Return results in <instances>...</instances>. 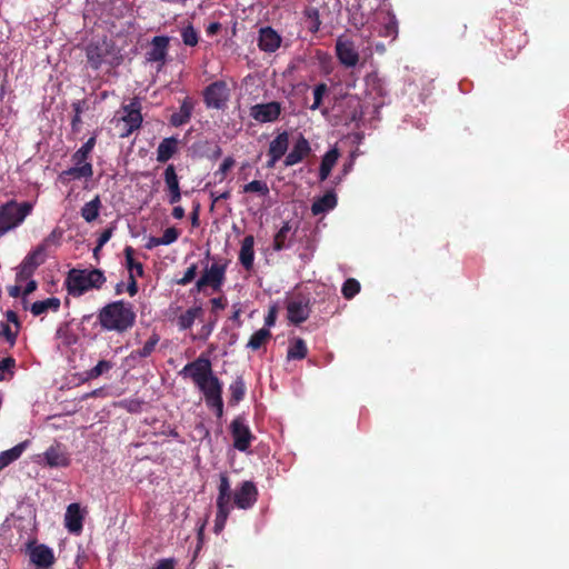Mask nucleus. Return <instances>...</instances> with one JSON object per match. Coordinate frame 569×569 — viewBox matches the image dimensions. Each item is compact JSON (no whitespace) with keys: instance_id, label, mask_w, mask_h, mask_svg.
Listing matches in <instances>:
<instances>
[{"instance_id":"f257e3e1","label":"nucleus","mask_w":569,"mask_h":569,"mask_svg":"<svg viewBox=\"0 0 569 569\" xmlns=\"http://www.w3.org/2000/svg\"><path fill=\"white\" fill-rule=\"evenodd\" d=\"M183 378H190L203 393L208 407L216 410L218 417L223 413L222 383L213 375L208 358L199 357L187 363L179 372Z\"/></svg>"},{"instance_id":"f03ea898","label":"nucleus","mask_w":569,"mask_h":569,"mask_svg":"<svg viewBox=\"0 0 569 569\" xmlns=\"http://www.w3.org/2000/svg\"><path fill=\"white\" fill-rule=\"evenodd\" d=\"M134 319L132 306L123 301L109 303L99 313L100 323L104 329L119 332L130 328Z\"/></svg>"},{"instance_id":"7ed1b4c3","label":"nucleus","mask_w":569,"mask_h":569,"mask_svg":"<svg viewBox=\"0 0 569 569\" xmlns=\"http://www.w3.org/2000/svg\"><path fill=\"white\" fill-rule=\"evenodd\" d=\"M106 281L102 271L98 269H72L67 277V287L72 296H81L90 289H99Z\"/></svg>"},{"instance_id":"20e7f679","label":"nucleus","mask_w":569,"mask_h":569,"mask_svg":"<svg viewBox=\"0 0 569 569\" xmlns=\"http://www.w3.org/2000/svg\"><path fill=\"white\" fill-rule=\"evenodd\" d=\"M33 203L9 201L0 207V236L20 226L31 213Z\"/></svg>"},{"instance_id":"39448f33","label":"nucleus","mask_w":569,"mask_h":569,"mask_svg":"<svg viewBox=\"0 0 569 569\" xmlns=\"http://www.w3.org/2000/svg\"><path fill=\"white\" fill-rule=\"evenodd\" d=\"M201 276L194 283L196 292H206L207 289H211L213 292L221 290L226 280L227 266L221 262H202Z\"/></svg>"},{"instance_id":"423d86ee","label":"nucleus","mask_w":569,"mask_h":569,"mask_svg":"<svg viewBox=\"0 0 569 569\" xmlns=\"http://www.w3.org/2000/svg\"><path fill=\"white\" fill-rule=\"evenodd\" d=\"M96 138L91 137L88 141L78 149L72 156L73 167L64 170L61 178L70 177L71 179L91 178L93 174L92 164L88 162V157L93 150Z\"/></svg>"},{"instance_id":"0eeeda50","label":"nucleus","mask_w":569,"mask_h":569,"mask_svg":"<svg viewBox=\"0 0 569 569\" xmlns=\"http://www.w3.org/2000/svg\"><path fill=\"white\" fill-rule=\"evenodd\" d=\"M88 62L93 69L100 68L103 63L114 64L116 57L111 53L108 42L101 41L91 43L87 48Z\"/></svg>"},{"instance_id":"6e6552de","label":"nucleus","mask_w":569,"mask_h":569,"mask_svg":"<svg viewBox=\"0 0 569 569\" xmlns=\"http://www.w3.org/2000/svg\"><path fill=\"white\" fill-rule=\"evenodd\" d=\"M230 430L233 439V447L239 451L246 452L254 437L244 419L240 417L233 419L230 425Z\"/></svg>"},{"instance_id":"1a4fd4ad","label":"nucleus","mask_w":569,"mask_h":569,"mask_svg":"<svg viewBox=\"0 0 569 569\" xmlns=\"http://www.w3.org/2000/svg\"><path fill=\"white\" fill-rule=\"evenodd\" d=\"M336 53L341 64L347 68H353L359 61V52L355 43L347 38H338L336 42Z\"/></svg>"},{"instance_id":"9d476101","label":"nucleus","mask_w":569,"mask_h":569,"mask_svg":"<svg viewBox=\"0 0 569 569\" xmlns=\"http://www.w3.org/2000/svg\"><path fill=\"white\" fill-rule=\"evenodd\" d=\"M44 465L50 468H67L71 463L69 452L60 443L50 446L41 456Z\"/></svg>"},{"instance_id":"9b49d317","label":"nucleus","mask_w":569,"mask_h":569,"mask_svg":"<svg viewBox=\"0 0 569 569\" xmlns=\"http://www.w3.org/2000/svg\"><path fill=\"white\" fill-rule=\"evenodd\" d=\"M281 113V104L276 101L258 103L250 108V116L260 123L273 122Z\"/></svg>"},{"instance_id":"f8f14e48","label":"nucleus","mask_w":569,"mask_h":569,"mask_svg":"<svg viewBox=\"0 0 569 569\" xmlns=\"http://www.w3.org/2000/svg\"><path fill=\"white\" fill-rule=\"evenodd\" d=\"M229 98V91L224 82L217 81L210 84L204 91V101L208 107L220 109Z\"/></svg>"},{"instance_id":"ddd939ff","label":"nucleus","mask_w":569,"mask_h":569,"mask_svg":"<svg viewBox=\"0 0 569 569\" xmlns=\"http://www.w3.org/2000/svg\"><path fill=\"white\" fill-rule=\"evenodd\" d=\"M123 112L124 114L120 119V122L123 124L121 137H128L133 130L140 127L142 117L139 111V106L136 102L124 107Z\"/></svg>"},{"instance_id":"4468645a","label":"nucleus","mask_w":569,"mask_h":569,"mask_svg":"<svg viewBox=\"0 0 569 569\" xmlns=\"http://www.w3.org/2000/svg\"><path fill=\"white\" fill-rule=\"evenodd\" d=\"M42 253L43 248L38 247L24 258L17 273V281L27 280L33 273L36 268L43 261Z\"/></svg>"},{"instance_id":"2eb2a0df","label":"nucleus","mask_w":569,"mask_h":569,"mask_svg":"<svg viewBox=\"0 0 569 569\" xmlns=\"http://www.w3.org/2000/svg\"><path fill=\"white\" fill-rule=\"evenodd\" d=\"M257 488L251 481H244L234 493V505L240 509H248L257 500Z\"/></svg>"},{"instance_id":"dca6fc26","label":"nucleus","mask_w":569,"mask_h":569,"mask_svg":"<svg viewBox=\"0 0 569 569\" xmlns=\"http://www.w3.org/2000/svg\"><path fill=\"white\" fill-rule=\"evenodd\" d=\"M30 560L37 569H47L54 562L52 549L44 545L30 548Z\"/></svg>"},{"instance_id":"f3484780","label":"nucleus","mask_w":569,"mask_h":569,"mask_svg":"<svg viewBox=\"0 0 569 569\" xmlns=\"http://www.w3.org/2000/svg\"><path fill=\"white\" fill-rule=\"evenodd\" d=\"M280 34L270 27L261 28L259 31L258 46L264 52H274L281 44Z\"/></svg>"},{"instance_id":"a211bd4d","label":"nucleus","mask_w":569,"mask_h":569,"mask_svg":"<svg viewBox=\"0 0 569 569\" xmlns=\"http://www.w3.org/2000/svg\"><path fill=\"white\" fill-rule=\"evenodd\" d=\"M289 146V136L287 132L278 134L269 146L268 168H273L277 161L286 153Z\"/></svg>"},{"instance_id":"6ab92c4d","label":"nucleus","mask_w":569,"mask_h":569,"mask_svg":"<svg viewBox=\"0 0 569 569\" xmlns=\"http://www.w3.org/2000/svg\"><path fill=\"white\" fill-rule=\"evenodd\" d=\"M169 46V38L159 36L151 41L150 49L147 52V60L151 62H164Z\"/></svg>"},{"instance_id":"aec40b11","label":"nucleus","mask_w":569,"mask_h":569,"mask_svg":"<svg viewBox=\"0 0 569 569\" xmlns=\"http://www.w3.org/2000/svg\"><path fill=\"white\" fill-rule=\"evenodd\" d=\"M311 151L310 144L302 136L295 142L291 151L284 160L287 167L295 166L302 161Z\"/></svg>"},{"instance_id":"412c9836","label":"nucleus","mask_w":569,"mask_h":569,"mask_svg":"<svg viewBox=\"0 0 569 569\" xmlns=\"http://www.w3.org/2000/svg\"><path fill=\"white\" fill-rule=\"evenodd\" d=\"M288 318L291 322H303L310 312L309 305L302 299H292L288 302Z\"/></svg>"},{"instance_id":"4be33fe9","label":"nucleus","mask_w":569,"mask_h":569,"mask_svg":"<svg viewBox=\"0 0 569 569\" xmlns=\"http://www.w3.org/2000/svg\"><path fill=\"white\" fill-rule=\"evenodd\" d=\"M82 520L80 506L78 503L69 505L64 515L66 528L72 533H79L82 529Z\"/></svg>"},{"instance_id":"5701e85b","label":"nucleus","mask_w":569,"mask_h":569,"mask_svg":"<svg viewBox=\"0 0 569 569\" xmlns=\"http://www.w3.org/2000/svg\"><path fill=\"white\" fill-rule=\"evenodd\" d=\"M164 182L169 190V202L174 204L180 201L181 192L178 176L173 166H168L164 170Z\"/></svg>"},{"instance_id":"b1692460","label":"nucleus","mask_w":569,"mask_h":569,"mask_svg":"<svg viewBox=\"0 0 569 569\" xmlns=\"http://www.w3.org/2000/svg\"><path fill=\"white\" fill-rule=\"evenodd\" d=\"M337 206V196L333 191H328L322 197L317 198L312 206H311V212L315 216H319L322 213H326L332 209H335Z\"/></svg>"},{"instance_id":"393cba45","label":"nucleus","mask_w":569,"mask_h":569,"mask_svg":"<svg viewBox=\"0 0 569 569\" xmlns=\"http://www.w3.org/2000/svg\"><path fill=\"white\" fill-rule=\"evenodd\" d=\"M254 238L249 234L246 236L242 240L240 252H239V261L247 269L250 270L253 266L254 260Z\"/></svg>"},{"instance_id":"a878e982","label":"nucleus","mask_w":569,"mask_h":569,"mask_svg":"<svg viewBox=\"0 0 569 569\" xmlns=\"http://www.w3.org/2000/svg\"><path fill=\"white\" fill-rule=\"evenodd\" d=\"M28 446L29 441L26 440L18 443L17 446L9 450L0 452V471L7 466H9L11 462L18 460Z\"/></svg>"},{"instance_id":"bb28decb","label":"nucleus","mask_w":569,"mask_h":569,"mask_svg":"<svg viewBox=\"0 0 569 569\" xmlns=\"http://www.w3.org/2000/svg\"><path fill=\"white\" fill-rule=\"evenodd\" d=\"M178 149V140L176 138L163 139L157 149V160L159 162L168 161Z\"/></svg>"},{"instance_id":"cd10ccee","label":"nucleus","mask_w":569,"mask_h":569,"mask_svg":"<svg viewBox=\"0 0 569 569\" xmlns=\"http://www.w3.org/2000/svg\"><path fill=\"white\" fill-rule=\"evenodd\" d=\"M338 158H339V152L336 148L329 150L323 156L321 166H320V171H319V178L321 181H325L329 177L332 168L337 163Z\"/></svg>"},{"instance_id":"c85d7f7f","label":"nucleus","mask_w":569,"mask_h":569,"mask_svg":"<svg viewBox=\"0 0 569 569\" xmlns=\"http://www.w3.org/2000/svg\"><path fill=\"white\" fill-rule=\"evenodd\" d=\"M60 307V300L58 298H48L41 301H36L31 306V312L33 316H41L49 310L57 311Z\"/></svg>"},{"instance_id":"c756f323","label":"nucleus","mask_w":569,"mask_h":569,"mask_svg":"<svg viewBox=\"0 0 569 569\" xmlns=\"http://www.w3.org/2000/svg\"><path fill=\"white\" fill-rule=\"evenodd\" d=\"M271 338V332L269 328H261L256 331L249 339L247 343V348L256 351L259 350L262 346H264Z\"/></svg>"},{"instance_id":"7c9ffc66","label":"nucleus","mask_w":569,"mask_h":569,"mask_svg":"<svg viewBox=\"0 0 569 569\" xmlns=\"http://www.w3.org/2000/svg\"><path fill=\"white\" fill-rule=\"evenodd\" d=\"M100 208H101V201H100L99 197H96L91 201L84 203V206L81 208V217L87 222H92L98 218Z\"/></svg>"},{"instance_id":"2f4dec72","label":"nucleus","mask_w":569,"mask_h":569,"mask_svg":"<svg viewBox=\"0 0 569 569\" xmlns=\"http://www.w3.org/2000/svg\"><path fill=\"white\" fill-rule=\"evenodd\" d=\"M242 192L254 193L260 198H266L269 196L270 190L267 182L262 180H253L243 186Z\"/></svg>"},{"instance_id":"473e14b6","label":"nucleus","mask_w":569,"mask_h":569,"mask_svg":"<svg viewBox=\"0 0 569 569\" xmlns=\"http://www.w3.org/2000/svg\"><path fill=\"white\" fill-rule=\"evenodd\" d=\"M124 254L129 276L141 277L143 274V267L140 262L133 259V249L131 247H127L124 249Z\"/></svg>"},{"instance_id":"72a5a7b5","label":"nucleus","mask_w":569,"mask_h":569,"mask_svg":"<svg viewBox=\"0 0 569 569\" xmlns=\"http://www.w3.org/2000/svg\"><path fill=\"white\" fill-rule=\"evenodd\" d=\"M192 106L188 101H183L180 110L171 116V123L176 127L184 124L191 117Z\"/></svg>"},{"instance_id":"f704fd0d","label":"nucleus","mask_w":569,"mask_h":569,"mask_svg":"<svg viewBox=\"0 0 569 569\" xmlns=\"http://www.w3.org/2000/svg\"><path fill=\"white\" fill-rule=\"evenodd\" d=\"M307 356V346L302 339H296L289 347L288 359H303Z\"/></svg>"},{"instance_id":"c9c22d12","label":"nucleus","mask_w":569,"mask_h":569,"mask_svg":"<svg viewBox=\"0 0 569 569\" xmlns=\"http://www.w3.org/2000/svg\"><path fill=\"white\" fill-rule=\"evenodd\" d=\"M158 337L153 336L151 337L148 341H146V343L143 345V347L139 350H136L131 353L132 357H140V358H144V357H148L151 355V352L154 350L156 348V345L158 343Z\"/></svg>"},{"instance_id":"e433bc0d","label":"nucleus","mask_w":569,"mask_h":569,"mask_svg":"<svg viewBox=\"0 0 569 569\" xmlns=\"http://www.w3.org/2000/svg\"><path fill=\"white\" fill-rule=\"evenodd\" d=\"M182 41L186 46H196L198 43L199 37L198 32L194 30L192 26H187L181 31Z\"/></svg>"},{"instance_id":"4c0bfd02","label":"nucleus","mask_w":569,"mask_h":569,"mask_svg":"<svg viewBox=\"0 0 569 569\" xmlns=\"http://www.w3.org/2000/svg\"><path fill=\"white\" fill-rule=\"evenodd\" d=\"M16 365L13 358H6L0 361V380H7L12 376V369Z\"/></svg>"},{"instance_id":"58836bf2","label":"nucleus","mask_w":569,"mask_h":569,"mask_svg":"<svg viewBox=\"0 0 569 569\" xmlns=\"http://www.w3.org/2000/svg\"><path fill=\"white\" fill-rule=\"evenodd\" d=\"M199 311H200V309L194 308V309H189L183 315H181L179 318V323H180L181 328H183V329L190 328L193 325Z\"/></svg>"},{"instance_id":"ea45409f","label":"nucleus","mask_w":569,"mask_h":569,"mask_svg":"<svg viewBox=\"0 0 569 569\" xmlns=\"http://www.w3.org/2000/svg\"><path fill=\"white\" fill-rule=\"evenodd\" d=\"M359 290L360 284L356 279H348L342 286V295L347 299L355 297Z\"/></svg>"},{"instance_id":"a19ab883","label":"nucleus","mask_w":569,"mask_h":569,"mask_svg":"<svg viewBox=\"0 0 569 569\" xmlns=\"http://www.w3.org/2000/svg\"><path fill=\"white\" fill-rule=\"evenodd\" d=\"M197 273H198V264L192 263L190 267L187 268L182 278L177 280V283L179 286H187L196 279Z\"/></svg>"},{"instance_id":"79ce46f5","label":"nucleus","mask_w":569,"mask_h":569,"mask_svg":"<svg viewBox=\"0 0 569 569\" xmlns=\"http://www.w3.org/2000/svg\"><path fill=\"white\" fill-rule=\"evenodd\" d=\"M328 88L325 83H320L313 89V103L311 104L312 110H317L322 101L323 96L327 93Z\"/></svg>"},{"instance_id":"37998d69","label":"nucleus","mask_w":569,"mask_h":569,"mask_svg":"<svg viewBox=\"0 0 569 569\" xmlns=\"http://www.w3.org/2000/svg\"><path fill=\"white\" fill-rule=\"evenodd\" d=\"M180 231L173 227L167 228L163 234L160 237L162 246H169L178 240Z\"/></svg>"},{"instance_id":"c03bdc74","label":"nucleus","mask_w":569,"mask_h":569,"mask_svg":"<svg viewBox=\"0 0 569 569\" xmlns=\"http://www.w3.org/2000/svg\"><path fill=\"white\" fill-rule=\"evenodd\" d=\"M111 363L109 361H106V360H101L97 363V366H94L89 372H88V377L90 379H94V378H98L99 376H101L102 373L107 372L108 370L111 369Z\"/></svg>"},{"instance_id":"a18cd8bd","label":"nucleus","mask_w":569,"mask_h":569,"mask_svg":"<svg viewBox=\"0 0 569 569\" xmlns=\"http://www.w3.org/2000/svg\"><path fill=\"white\" fill-rule=\"evenodd\" d=\"M230 511L231 510H218L217 511V516H216V520H214V528H213L216 533H219L223 530L227 519L230 515Z\"/></svg>"},{"instance_id":"49530a36","label":"nucleus","mask_w":569,"mask_h":569,"mask_svg":"<svg viewBox=\"0 0 569 569\" xmlns=\"http://www.w3.org/2000/svg\"><path fill=\"white\" fill-rule=\"evenodd\" d=\"M230 391L234 401H239L244 396V385L243 381L239 378L230 386Z\"/></svg>"},{"instance_id":"de8ad7c7","label":"nucleus","mask_w":569,"mask_h":569,"mask_svg":"<svg viewBox=\"0 0 569 569\" xmlns=\"http://www.w3.org/2000/svg\"><path fill=\"white\" fill-rule=\"evenodd\" d=\"M289 230H290L289 226L284 224L279 230V232L276 234L274 247L277 250H281L282 248H284V240H286V237H287V233L289 232Z\"/></svg>"},{"instance_id":"09e8293b","label":"nucleus","mask_w":569,"mask_h":569,"mask_svg":"<svg viewBox=\"0 0 569 569\" xmlns=\"http://www.w3.org/2000/svg\"><path fill=\"white\" fill-rule=\"evenodd\" d=\"M387 14L389 17L388 23L385 26L383 36L385 37H395L397 34V21L395 16L390 14L389 11H387Z\"/></svg>"},{"instance_id":"8fccbe9b","label":"nucleus","mask_w":569,"mask_h":569,"mask_svg":"<svg viewBox=\"0 0 569 569\" xmlns=\"http://www.w3.org/2000/svg\"><path fill=\"white\" fill-rule=\"evenodd\" d=\"M231 495L230 493H219L217 498V508L218 510H231L232 506L230 503Z\"/></svg>"},{"instance_id":"3c124183","label":"nucleus","mask_w":569,"mask_h":569,"mask_svg":"<svg viewBox=\"0 0 569 569\" xmlns=\"http://www.w3.org/2000/svg\"><path fill=\"white\" fill-rule=\"evenodd\" d=\"M61 236L62 231L60 229L52 230V232L44 239L43 243L40 247H42L44 250L47 246L58 242Z\"/></svg>"},{"instance_id":"603ef678","label":"nucleus","mask_w":569,"mask_h":569,"mask_svg":"<svg viewBox=\"0 0 569 569\" xmlns=\"http://www.w3.org/2000/svg\"><path fill=\"white\" fill-rule=\"evenodd\" d=\"M233 164L234 160L231 157H227L220 164L217 173H220L223 177L233 167Z\"/></svg>"},{"instance_id":"864d4df0","label":"nucleus","mask_w":569,"mask_h":569,"mask_svg":"<svg viewBox=\"0 0 569 569\" xmlns=\"http://www.w3.org/2000/svg\"><path fill=\"white\" fill-rule=\"evenodd\" d=\"M219 493H223V495L230 493L231 495L230 482L226 475H221V477H220Z\"/></svg>"},{"instance_id":"5fc2aeb1","label":"nucleus","mask_w":569,"mask_h":569,"mask_svg":"<svg viewBox=\"0 0 569 569\" xmlns=\"http://www.w3.org/2000/svg\"><path fill=\"white\" fill-rule=\"evenodd\" d=\"M112 231L110 229L104 230L98 239V249H101L111 238Z\"/></svg>"},{"instance_id":"6e6d98bb","label":"nucleus","mask_w":569,"mask_h":569,"mask_svg":"<svg viewBox=\"0 0 569 569\" xmlns=\"http://www.w3.org/2000/svg\"><path fill=\"white\" fill-rule=\"evenodd\" d=\"M127 291L129 292V295L131 297H133L137 293L138 287H137V282H136V277L134 276H129V283H128V287H127Z\"/></svg>"},{"instance_id":"4d7b16f0","label":"nucleus","mask_w":569,"mask_h":569,"mask_svg":"<svg viewBox=\"0 0 569 569\" xmlns=\"http://www.w3.org/2000/svg\"><path fill=\"white\" fill-rule=\"evenodd\" d=\"M158 246H162V242L160 240V237H149L146 243V248L148 250H151Z\"/></svg>"},{"instance_id":"13d9d810","label":"nucleus","mask_w":569,"mask_h":569,"mask_svg":"<svg viewBox=\"0 0 569 569\" xmlns=\"http://www.w3.org/2000/svg\"><path fill=\"white\" fill-rule=\"evenodd\" d=\"M153 569H173V560L162 559L156 565Z\"/></svg>"},{"instance_id":"bf43d9fd","label":"nucleus","mask_w":569,"mask_h":569,"mask_svg":"<svg viewBox=\"0 0 569 569\" xmlns=\"http://www.w3.org/2000/svg\"><path fill=\"white\" fill-rule=\"evenodd\" d=\"M3 335L7 338V340L10 342V345H13L17 338V332H13L8 326L3 329Z\"/></svg>"},{"instance_id":"052dcab7","label":"nucleus","mask_w":569,"mask_h":569,"mask_svg":"<svg viewBox=\"0 0 569 569\" xmlns=\"http://www.w3.org/2000/svg\"><path fill=\"white\" fill-rule=\"evenodd\" d=\"M36 289H37V282L34 280H30L27 283L26 288L23 289L22 295L28 296L31 292H33Z\"/></svg>"},{"instance_id":"680f3d73","label":"nucleus","mask_w":569,"mask_h":569,"mask_svg":"<svg viewBox=\"0 0 569 569\" xmlns=\"http://www.w3.org/2000/svg\"><path fill=\"white\" fill-rule=\"evenodd\" d=\"M211 305L213 309H223L226 307V303L222 298H213L211 300Z\"/></svg>"},{"instance_id":"e2e57ef3","label":"nucleus","mask_w":569,"mask_h":569,"mask_svg":"<svg viewBox=\"0 0 569 569\" xmlns=\"http://www.w3.org/2000/svg\"><path fill=\"white\" fill-rule=\"evenodd\" d=\"M172 216L176 219H182L184 217V209L180 206L174 207L172 210Z\"/></svg>"},{"instance_id":"0e129e2a","label":"nucleus","mask_w":569,"mask_h":569,"mask_svg":"<svg viewBox=\"0 0 569 569\" xmlns=\"http://www.w3.org/2000/svg\"><path fill=\"white\" fill-rule=\"evenodd\" d=\"M276 322V313L274 310H270L269 315L266 317V326L272 327Z\"/></svg>"},{"instance_id":"69168bd1","label":"nucleus","mask_w":569,"mask_h":569,"mask_svg":"<svg viewBox=\"0 0 569 569\" xmlns=\"http://www.w3.org/2000/svg\"><path fill=\"white\" fill-rule=\"evenodd\" d=\"M8 292L11 297L17 298L21 293V288L19 286H12L8 289Z\"/></svg>"},{"instance_id":"338daca9","label":"nucleus","mask_w":569,"mask_h":569,"mask_svg":"<svg viewBox=\"0 0 569 569\" xmlns=\"http://www.w3.org/2000/svg\"><path fill=\"white\" fill-rule=\"evenodd\" d=\"M220 29V24L218 22L210 23L207 28L208 34H214Z\"/></svg>"},{"instance_id":"774afa93","label":"nucleus","mask_w":569,"mask_h":569,"mask_svg":"<svg viewBox=\"0 0 569 569\" xmlns=\"http://www.w3.org/2000/svg\"><path fill=\"white\" fill-rule=\"evenodd\" d=\"M7 319H8V321H10V322L18 323V317H17V315H16L13 311H9V312L7 313Z\"/></svg>"}]
</instances>
